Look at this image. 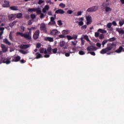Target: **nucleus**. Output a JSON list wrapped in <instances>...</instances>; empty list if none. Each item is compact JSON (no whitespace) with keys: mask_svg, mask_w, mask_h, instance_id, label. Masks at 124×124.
<instances>
[{"mask_svg":"<svg viewBox=\"0 0 124 124\" xmlns=\"http://www.w3.org/2000/svg\"><path fill=\"white\" fill-rule=\"evenodd\" d=\"M82 13H83V12L82 11L78 12L77 16H81V15H82Z\"/></svg>","mask_w":124,"mask_h":124,"instance_id":"59","label":"nucleus"},{"mask_svg":"<svg viewBox=\"0 0 124 124\" xmlns=\"http://www.w3.org/2000/svg\"><path fill=\"white\" fill-rule=\"evenodd\" d=\"M40 19H43V18H44V14L43 13H41V14H40Z\"/></svg>","mask_w":124,"mask_h":124,"instance_id":"52","label":"nucleus"},{"mask_svg":"<svg viewBox=\"0 0 124 124\" xmlns=\"http://www.w3.org/2000/svg\"><path fill=\"white\" fill-rule=\"evenodd\" d=\"M40 47H41V44L37 43L36 45V48H39Z\"/></svg>","mask_w":124,"mask_h":124,"instance_id":"55","label":"nucleus"},{"mask_svg":"<svg viewBox=\"0 0 124 124\" xmlns=\"http://www.w3.org/2000/svg\"><path fill=\"white\" fill-rule=\"evenodd\" d=\"M83 38L88 42H91V40H90V39L89 38V36H88V35H84Z\"/></svg>","mask_w":124,"mask_h":124,"instance_id":"25","label":"nucleus"},{"mask_svg":"<svg viewBox=\"0 0 124 124\" xmlns=\"http://www.w3.org/2000/svg\"><path fill=\"white\" fill-rule=\"evenodd\" d=\"M9 38L11 41H14V38H13V36H12V33L11 32L9 34Z\"/></svg>","mask_w":124,"mask_h":124,"instance_id":"33","label":"nucleus"},{"mask_svg":"<svg viewBox=\"0 0 124 124\" xmlns=\"http://www.w3.org/2000/svg\"><path fill=\"white\" fill-rule=\"evenodd\" d=\"M28 25H29V26H31V25L32 24V20H31L28 21Z\"/></svg>","mask_w":124,"mask_h":124,"instance_id":"60","label":"nucleus"},{"mask_svg":"<svg viewBox=\"0 0 124 124\" xmlns=\"http://www.w3.org/2000/svg\"><path fill=\"white\" fill-rule=\"evenodd\" d=\"M111 27H112V23L109 22L107 24V28L108 29H111Z\"/></svg>","mask_w":124,"mask_h":124,"instance_id":"37","label":"nucleus"},{"mask_svg":"<svg viewBox=\"0 0 124 124\" xmlns=\"http://www.w3.org/2000/svg\"><path fill=\"white\" fill-rule=\"evenodd\" d=\"M40 31L44 32L45 33H47V27H46V24L45 23H41L40 26Z\"/></svg>","mask_w":124,"mask_h":124,"instance_id":"3","label":"nucleus"},{"mask_svg":"<svg viewBox=\"0 0 124 124\" xmlns=\"http://www.w3.org/2000/svg\"><path fill=\"white\" fill-rule=\"evenodd\" d=\"M16 17L18 19H22V18H23V14L21 13H18L17 15H16Z\"/></svg>","mask_w":124,"mask_h":124,"instance_id":"23","label":"nucleus"},{"mask_svg":"<svg viewBox=\"0 0 124 124\" xmlns=\"http://www.w3.org/2000/svg\"><path fill=\"white\" fill-rule=\"evenodd\" d=\"M52 47H51V46H49L46 49V54H49V55H51L53 54V52H52Z\"/></svg>","mask_w":124,"mask_h":124,"instance_id":"15","label":"nucleus"},{"mask_svg":"<svg viewBox=\"0 0 124 124\" xmlns=\"http://www.w3.org/2000/svg\"><path fill=\"white\" fill-rule=\"evenodd\" d=\"M0 46L3 53H6L8 51V47L6 45L1 44Z\"/></svg>","mask_w":124,"mask_h":124,"instance_id":"6","label":"nucleus"},{"mask_svg":"<svg viewBox=\"0 0 124 124\" xmlns=\"http://www.w3.org/2000/svg\"><path fill=\"white\" fill-rule=\"evenodd\" d=\"M73 39H74V40H76L78 38V35L77 34H74L72 37Z\"/></svg>","mask_w":124,"mask_h":124,"instance_id":"40","label":"nucleus"},{"mask_svg":"<svg viewBox=\"0 0 124 124\" xmlns=\"http://www.w3.org/2000/svg\"><path fill=\"white\" fill-rule=\"evenodd\" d=\"M10 9L11 10H12L13 11H17L18 10H19L18 6H12L10 7Z\"/></svg>","mask_w":124,"mask_h":124,"instance_id":"16","label":"nucleus"},{"mask_svg":"<svg viewBox=\"0 0 124 124\" xmlns=\"http://www.w3.org/2000/svg\"><path fill=\"white\" fill-rule=\"evenodd\" d=\"M3 42L7 45H11V43L7 39V38L3 39Z\"/></svg>","mask_w":124,"mask_h":124,"instance_id":"21","label":"nucleus"},{"mask_svg":"<svg viewBox=\"0 0 124 124\" xmlns=\"http://www.w3.org/2000/svg\"><path fill=\"white\" fill-rule=\"evenodd\" d=\"M30 47H31V46H30L29 45L22 44L20 46L19 48H20V49H23L26 50V49H28V48H30Z\"/></svg>","mask_w":124,"mask_h":124,"instance_id":"10","label":"nucleus"},{"mask_svg":"<svg viewBox=\"0 0 124 124\" xmlns=\"http://www.w3.org/2000/svg\"><path fill=\"white\" fill-rule=\"evenodd\" d=\"M45 41H49V42H54V38L51 37H46L45 38Z\"/></svg>","mask_w":124,"mask_h":124,"instance_id":"14","label":"nucleus"},{"mask_svg":"<svg viewBox=\"0 0 124 124\" xmlns=\"http://www.w3.org/2000/svg\"><path fill=\"white\" fill-rule=\"evenodd\" d=\"M52 54H57V52H58V48H55L52 49Z\"/></svg>","mask_w":124,"mask_h":124,"instance_id":"38","label":"nucleus"},{"mask_svg":"<svg viewBox=\"0 0 124 124\" xmlns=\"http://www.w3.org/2000/svg\"><path fill=\"white\" fill-rule=\"evenodd\" d=\"M98 31H99V32H101V33H106V32H107L106 30H103L102 29H99Z\"/></svg>","mask_w":124,"mask_h":124,"instance_id":"26","label":"nucleus"},{"mask_svg":"<svg viewBox=\"0 0 124 124\" xmlns=\"http://www.w3.org/2000/svg\"><path fill=\"white\" fill-rule=\"evenodd\" d=\"M40 33V31L39 30L36 31L33 34V39L35 40H36V39H38V38L39 37V34Z\"/></svg>","mask_w":124,"mask_h":124,"instance_id":"7","label":"nucleus"},{"mask_svg":"<svg viewBox=\"0 0 124 124\" xmlns=\"http://www.w3.org/2000/svg\"><path fill=\"white\" fill-rule=\"evenodd\" d=\"M87 20V25H91L92 24V16H88L86 17Z\"/></svg>","mask_w":124,"mask_h":124,"instance_id":"9","label":"nucleus"},{"mask_svg":"<svg viewBox=\"0 0 124 124\" xmlns=\"http://www.w3.org/2000/svg\"><path fill=\"white\" fill-rule=\"evenodd\" d=\"M31 19H33L35 18V15H31Z\"/></svg>","mask_w":124,"mask_h":124,"instance_id":"63","label":"nucleus"},{"mask_svg":"<svg viewBox=\"0 0 124 124\" xmlns=\"http://www.w3.org/2000/svg\"><path fill=\"white\" fill-rule=\"evenodd\" d=\"M107 45H108V47H107L106 48L102 49L100 51L101 54H106V53H108V52H110V51H111V50H112L113 48H115L117 46L116 44L114 43L108 44Z\"/></svg>","mask_w":124,"mask_h":124,"instance_id":"1","label":"nucleus"},{"mask_svg":"<svg viewBox=\"0 0 124 124\" xmlns=\"http://www.w3.org/2000/svg\"><path fill=\"white\" fill-rule=\"evenodd\" d=\"M87 29V25H85L81 27V30H86Z\"/></svg>","mask_w":124,"mask_h":124,"instance_id":"62","label":"nucleus"},{"mask_svg":"<svg viewBox=\"0 0 124 124\" xmlns=\"http://www.w3.org/2000/svg\"><path fill=\"white\" fill-rule=\"evenodd\" d=\"M115 39H116V38L113 37L108 39V41H115Z\"/></svg>","mask_w":124,"mask_h":124,"instance_id":"45","label":"nucleus"},{"mask_svg":"<svg viewBox=\"0 0 124 124\" xmlns=\"http://www.w3.org/2000/svg\"><path fill=\"white\" fill-rule=\"evenodd\" d=\"M78 54L81 55H85V52H84L83 50L79 51Z\"/></svg>","mask_w":124,"mask_h":124,"instance_id":"48","label":"nucleus"},{"mask_svg":"<svg viewBox=\"0 0 124 124\" xmlns=\"http://www.w3.org/2000/svg\"><path fill=\"white\" fill-rule=\"evenodd\" d=\"M44 2V0H39V1L38 2V4H42Z\"/></svg>","mask_w":124,"mask_h":124,"instance_id":"51","label":"nucleus"},{"mask_svg":"<svg viewBox=\"0 0 124 124\" xmlns=\"http://www.w3.org/2000/svg\"><path fill=\"white\" fill-rule=\"evenodd\" d=\"M116 31H118L120 34H124V30L122 28H117Z\"/></svg>","mask_w":124,"mask_h":124,"instance_id":"20","label":"nucleus"},{"mask_svg":"<svg viewBox=\"0 0 124 124\" xmlns=\"http://www.w3.org/2000/svg\"><path fill=\"white\" fill-rule=\"evenodd\" d=\"M45 9L46 10H49V9H50V7L49 6V5H46L45 6Z\"/></svg>","mask_w":124,"mask_h":124,"instance_id":"58","label":"nucleus"},{"mask_svg":"<svg viewBox=\"0 0 124 124\" xmlns=\"http://www.w3.org/2000/svg\"><path fill=\"white\" fill-rule=\"evenodd\" d=\"M105 10L106 12H109L112 11V9L108 7H106Z\"/></svg>","mask_w":124,"mask_h":124,"instance_id":"32","label":"nucleus"},{"mask_svg":"<svg viewBox=\"0 0 124 124\" xmlns=\"http://www.w3.org/2000/svg\"><path fill=\"white\" fill-rule=\"evenodd\" d=\"M46 3H49L50 4H53L54 3H53L52 1H51V0H47L46 1Z\"/></svg>","mask_w":124,"mask_h":124,"instance_id":"56","label":"nucleus"},{"mask_svg":"<svg viewBox=\"0 0 124 124\" xmlns=\"http://www.w3.org/2000/svg\"><path fill=\"white\" fill-rule=\"evenodd\" d=\"M44 58H49L50 57V54H45V55L44 56Z\"/></svg>","mask_w":124,"mask_h":124,"instance_id":"53","label":"nucleus"},{"mask_svg":"<svg viewBox=\"0 0 124 124\" xmlns=\"http://www.w3.org/2000/svg\"><path fill=\"white\" fill-rule=\"evenodd\" d=\"M67 13L68 14H72V13H73V11L72 10H69L68 11H67Z\"/></svg>","mask_w":124,"mask_h":124,"instance_id":"54","label":"nucleus"},{"mask_svg":"<svg viewBox=\"0 0 124 124\" xmlns=\"http://www.w3.org/2000/svg\"><path fill=\"white\" fill-rule=\"evenodd\" d=\"M23 37H24L26 39H28L29 40H31V36L29 35L27 32L23 34Z\"/></svg>","mask_w":124,"mask_h":124,"instance_id":"12","label":"nucleus"},{"mask_svg":"<svg viewBox=\"0 0 124 124\" xmlns=\"http://www.w3.org/2000/svg\"><path fill=\"white\" fill-rule=\"evenodd\" d=\"M65 13V11L62 9H59L56 11L55 14H64Z\"/></svg>","mask_w":124,"mask_h":124,"instance_id":"11","label":"nucleus"},{"mask_svg":"<svg viewBox=\"0 0 124 124\" xmlns=\"http://www.w3.org/2000/svg\"><path fill=\"white\" fill-rule=\"evenodd\" d=\"M35 55L36 56L35 59H40V58H41V54H40V53L37 52L36 53H35Z\"/></svg>","mask_w":124,"mask_h":124,"instance_id":"31","label":"nucleus"},{"mask_svg":"<svg viewBox=\"0 0 124 124\" xmlns=\"http://www.w3.org/2000/svg\"><path fill=\"white\" fill-rule=\"evenodd\" d=\"M50 33L53 36H57L59 35V31L56 29H54L53 30L50 31Z\"/></svg>","mask_w":124,"mask_h":124,"instance_id":"5","label":"nucleus"},{"mask_svg":"<svg viewBox=\"0 0 124 124\" xmlns=\"http://www.w3.org/2000/svg\"><path fill=\"white\" fill-rule=\"evenodd\" d=\"M112 24L113 25V26H117V22H116L115 21H113L112 23Z\"/></svg>","mask_w":124,"mask_h":124,"instance_id":"64","label":"nucleus"},{"mask_svg":"<svg viewBox=\"0 0 124 124\" xmlns=\"http://www.w3.org/2000/svg\"><path fill=\"white\" fill-rule=\"evenodd\" d=\"M99 39H104V34H100V35L99 36Z\"/></svg>","mask_w":124,"mask_h":124,"instance_id":"44","label":"nucleus"},{"mask_svg":"<svg viewBox=\"0 0 124 124\" xmlns=\"http://www.w3.org/2000/svg\"><path fill=\"white\" fill-rule=\"evenodd\" d=\"M97 10H98V6H93L90 8H89L87 10V12H94L95 11H97Z\"/></svg>","mask_w":124,"mask_h":124,"instance_id":"4","label":"nucleus"},{"mask_svg":"<svg viewBox=\"0 0 124 124\" xmlns=\"http://www.w3.org/2000/svg\"><path fill=\"white\" fill-rule=\"evenodd\" d=\"M56 22L55 21H50L48 23V26H53V25H55Z\"/></svg>","mask_w":124,"mask_h":124,"instance_id":"35","label":"nucleus"},{"mask_svg":"<svg viewBox=\"0 0 124 124\" xmlns=\"http://www.w3.org/2000/svg\"><path fill=\"white\" fill-rule=\"evenodd\" d=\"M58 24L59 25V26H62V20H58Z\"/></svg>","mask_w":124,"mask_h":124,"instance_id":"49","label":"nucleus"},{"mask_svg":"<svg viewBox=\"0 0 124 124\" xmlns=\"http://www.w3.org/2000/svg\"><path fill=\"white\" fill-rule=\"evenodd\" d=\"M87 51H94L95 50V47L93 46H89L87 48Z\"/></svg>","mask_w":124,"mask_h":124,"instance_id":"18","label":"nucleus"},{"mask_svg":"<svg viewBox=\"0 0 124 124\" xmlns=\"http://www.w3.org/2000/svg\"><path fill=\"white\" fill-rule=\"evenodd\" d=\"M119 24L120 27H122L124 24V20L120 21L119 22Z\"/></svg>","mask_w":124,"mask_h":124,"instance_id":"43","label":"nucleus"},{"mask_svg":"<svg viewBox=\"0 0 124 124\" xmlns=\"http://www.w3.org/2000/svg\"><path fill=\"white\" fill-rule=\"evenodd\" d=\"M4 4L2 5L3 7H9V6H10L9 1L5 0L4 1Z\"/></svg>","mask_w":124,"mask_h":124,"instance_id":"19","label":"nucleus"},{"mask_svg":"<svg viewBox=\"0 0 124 124\" xmlns=\"http://www.w3.org/2000/svg\"><path fill=\"white\" fill-rule=\"evenodd\" d=\"M8 18L9 21H13V20H15V19L16 18V14H12L9 15L8 16Z\"/></svg>","mask_w":124,"mask_h":124,"instance_id":"8","label":"nucleus"},{"mask_svg":"<svg viewBox=\"0 0 124 124\" xmlns=\"http://www.w3.org/2000/svg\"><path fill=\"white\" fill-rule=\"evenodd\" d=\"M20 31H21V32L25 31V27L24 26L20 27Z\"/></svg>","mask_w":124,"mask_h":124,"instance_id":"47","label":"nucleus"},{"mask_svg":"<svg viewBox=\"0 0 124 124\" xmlns=\"http://www.w3.org/2000/svg\"><path fill=\"white\" fill-rule=\"evenodd\" d=\"M40 53L41 54H47V50L46 48H41L40 49Z\"/></svg>","mask_w":124,"mask_h":124,"instance_id":"22","label":"nucleus"},{"mask_svg":"<svg viewBox=\"0 0 124 124\" xmlns=\"http://www.w3.org/2000/svg\"><path fill=\"white\" fill-rule=\"evenodd\" d=\"M36 9V13L38 15H40L42 13V11L40 10V8Z\"/></svg>","mask_w":124,"mask_h":124,"instance_id":"30","label":"nucleus"},{"mask_svg":"<svg viewBox=\"0 0 124 124\" xmlns=\"http://www.w3.org/2000/svg\"><path fill=\"white\" fill-rule=\"evenodd\" d=\"M16 34V36H19L20 35L22 37H23V36H24V33L23 32H17Z\"/></svg>","mask_w":124,"mask_h":124,"instance_id":"28","label":"nucleus"},{"mask_svg":"<svg viewBox=\"0 0 124 124\" xmlns=\"http://www.w3.org/2000/svg\"><path fill=\"white\" fill-rule=\"evenodd\" d=\"M124 50V47L123 46H121L119 47V48H118L115 51V53H117V54H120L122 53V51Z\"/></svg>","mask_w":124,"mask_h":124,"instance_id":"17","label":"nucleus"},{"mask_svg":"<svg viewBox=\"0 0 124 124\" xmlns=\"http://www.w3.org/2000/svg\"><path fill=\"white\" fill-rule=\"evenodd\" d=\"M28 11L29 12H35V11H36V9L35 8H30L28 9Z\"/></svg>","mask_w":124,"mask_h":124,"instance_id":"34","label":"nucleus"},{"mask_svg":"<svg viewBox=\"0 0 124 124\" xmlns=\"http://www.w3.org/2000/svg\"><path fill=\"white\" fill-rule=\"evenodd\" d=\"M60 7H61V8H64L65 7V4H64L63 3H61L59 4Z\"/></svg>","mask_w":124,"mask_h":124,"instance_id":"36","label":"nucleus"},{"mask_svg":"<svg viewBox=\"0 0 124 124\" xmlns=\"http://www.w3.org/2000/svg\"><path fill=\"white\" fill-rule=\"evenodd\" d=\"M19 52L21 54H23V55H27V54H28V53H30V52L28 50L25 51V50H24L23 49L20 50Z\"/></svg>","mask_w":124,"mask_h":124,"instance_id":"24","label":"nucleus"},{"mask_svg":"<svg viewBox=\"0 0 124 124\" xmlns=\"http://www.w3.org/2000/svg\"><path fill=\"white\" fill-rule=\"evenodd\" d=\"M87 54H91V55H92V56H94L95 55V52H88Z\"/></svg>","mask_w":124,"mask_h":124,"instance_id":"50","label":"nucleus"},{"mask_svg":"<svg viewBox=\"0 0 124 124\" xmlns=\"http://www.w3.org/2000/svg\"><path fill=\"white\" fill-rule=\"evenodd\" d=\"M66 37L68 40H72V39H73V38H72V36L70 35H67Z\"/></svg>","mask_w":124,"mask_h":124,"instance_id":"42","label":"nucleus"},{"mask_svg":"<svg viewBox=\"0 0 124 124\" xmlns=\"http://www.w3.org/2000/svg\"><path fill=\"white\" fill-rule=\"evenodd\" d=\"M6 63V64H9L11 63V57H8L7 58H0V64L2 63Z\"/></svg>","mask_w":124,"mask_h":124,"instance_id":"2","label":"nucleus"},{"mask_svg":"<svg viewBox=\"0 0 124 124\" xmlns=\"http://www.w3.org/2000/svg\"><path fill=\"white\" fill-rule=\"evenodd\" d=\"M62 34L65 35V34H68L69 33V31L68 30H63L62 32Z\"/></svg>","mask_w":124,"mask_h":124,"instance_id":"27","label":"nucleus"},{"mask_svg":"<svg viewBox=\"0 0 124 124\" xmlns=\"http://www.w3.org/2000/svg\"><path fill=\"white\" fill-rule=\"evenodd\" d=\"M95 37H98V36H99V33L98 32H95Z\"/></svg>","mask_w":124,"mask_h":124,"instance_id":"61","label":"nucleus"},{"mask_svg":"<svg viewBox=\"0 0 124 124\" xmlns=\"http://www.w3.org/2000/svg\"><path fill=\"white\" fill-rule=\"evenodd\" d=\"M78 25L79 26H83L84 25V22L82 21L78 22Z\"/></svg>","mask_w":124,"mask_h":124,"instance_id":"57","label":"nucleus"},{"mask_svg":"<svg viewBox=\"0 0 124 124\" xmlns=\"http://www.w3.org/2000/svg\"><path fill=\"white\" fill-rule=\"evenodd\" d=\"M58 37H59V38H65V35L63 34H61L58 36Z\"/></svg>","mask_w":124,"mask_h":124,"instance_id":"46","label":"nucleus"},{"mask_svg":"<svg viewBox=\"0 0 124 124\" xmlns=\"http://www.w3.org/2000/svg\"><path fill=\"white\" fill-rule=\"evenodd\" d=\"M108 42V40H104L102 43L103 47H104V46L105 45V44H106V43H107Z\"/></svg>","mask_w":124,"mask_h":124,"instance_id":"41","label":"nucleus"},{"mask_svg":"<svg viewBox=\"0 0 124 124\" xmlns=\"http://www.w3.org/2000/svg\"><path fill=\"white\" fill-rule=\"evenodd\" d=\"M65 45V42L62 41L60 42V47H63Z\"/></svg>","mask_w":124,"mask_h":124,"instance_id":"29","label":"nucleus"},{"mask_svg":"<svg viewBox=\"0 0 124 124\" xmlns=\"http://www.w3.org/2000/svg\"><path fill=\"white\" fill-rule=\"evenodd\" d=\"M80 40H81V41L82 45H84L85 42H86V41H85V40H84V38H83V37L80 38Z\"/></svg>","mask_w":124,"mask_h":124,"instance_id":"39","label":"nucleus"},{"mask_svg":"<svg viewBox=\"0 0 124 124\" xmlns=\"http://www.w3.org/2000/svg\"><path fill=\"white\" fill-rule=\"evenodd\" d=\"M20 60H21V57H20V56H17L16 57H14V59L12 60V62H19Z\"/></svg>","mask_w":124,"mask_h":124,"instance_id":"13","label":"nucleus"}]
</instances>
